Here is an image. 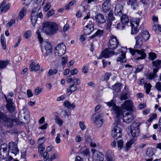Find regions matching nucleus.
Masks as SVG:
<instances>
[{"label":"nucleus","instance_id":"obj_1","mask_svg":"<svg viewBox=\"0 0 161 161\" xmlns=\"http://www.w3.org/2000/svg\"><path fill=\"white\" fill-rule=\"evenodd\" d=\"M18 120L15 118L0 113V124L7 128H13L18 123Z\"/></svg>","mask_w":161,"mask_h":161},{"label":"nucleus","instance_id":"obj_2","mask_svg":"<svg viewBox=\"0 0 161 161\" xmlns=\"http://www.w3.org/2000/svg\"><path fill=\"white\" fill-rule=\"evenodd\" d=\"M42 30L47 35L52 36L56 33L58 31V26L54 22H46L43 24Z\"/></svg>","mask_w":161,"mask_h":161},{"label":"nucleus","instance_id":"obj_3","mask_svg":"<svg viewBox=\"0 0 161 161\" xmlns=\"http://www.w3.org/2000/svg\"><path fill=\"white\" fill-rule=\"evenodd\" d=\"M120 126V125L119 123H115L113 124L111 135L115 139H118L122 135Z\"/></svg>","mask_w":161,"mask_h":161},{"label":"nucleus","instance_id":"obj_4","mask_svg":"<svg viewBox=\"0 0 161 161\" xmlns=\"http://www.w3.org/2000/svg\"><path fill=\"white\" fill-rule=\"evenodd\" d=\"M38 18L41 19L43 18L42 13L40 11V9H35L32 11L31 14V22L33 26L36 24Z\"/></svg>","mask_w":161,"mask_h":161},{"label":"nucleus","instance_id":"obj_5","mask_svg":"<svg viewBox=\"0 0 161 161\" xmlns=\"http://www.w3.org/2000/svg\"><path fill=\"white\" fill-rule=\"evenodd\" d=\"M107 105L109 107L113 106V110L116 115L117 118H119L122 115V111L121 108L116 105L115 103L113 100L107 103Z\"/></svg>","mask_w":161,"mask_h":161},{"label":"nucleus","instance_id":"obj_6","mask_svg":"<svg viewBox=\"0 0 161 161\" xmlns=\"http://www.w3.org/2000/svg\"><path fill=\"white\" fill-rule=\"evenodd\" d=\"M66 47L63 42L58 44L54 48V53L56 56H60L65 53Z\"/></svg>","mask_w":161,"mask_h":161},{"label":"nucleus","instance_id":"obj_7","mask_svg":"<svg viewBox=\"0 0 161 161\" xmlns=\"http://www.w3.org/2000/svg\"><path fill=\"white\" fill-rule=\"evenodd\" d=\"M141 123H133L130 126V133L133 137L138 136L140 132V126Z\"/></svg>","mask_w":161,"mask_h":161},{"label":"nucleus","instance_id":"obj_8","mask_svg":"<svg viewBox=\"0 0 161 161\" xmlns=\"http://www.w3.org/2000/svg\"><path fill=\"white\" fill-rule=\"evenodd\" d=\"M119 42L116 36L112 35L110 36L108 43V48L110 50H114L118 47Z\"/></svg>","mask_w":161,"mask_h":161},{"label":"nucleus","instance_id":"obj_9","mask_svg":"<svg viewBox=\"0 0 161 161\" xmlns=\"http://www.w3.org/2000/svg\"><path fill=\"white\" fill-rule=\"evenodd\" d=\"M129 50L130 53L132 55H134L136 53L137 54L140 55V57H138L136 58V60L143 59L146 57L147 54L144 52L145 50L144 49H142L140 50L137 49H134L130 48Z\"/></svg>","mask_w":161,"mask_h":161},{"label":"nucleus","instance_id":"obj_10","mask_svg":"<svg viewBox=\"0 0 161 161\" xmlns=\"http://www.w3.org/2000/svg\"><path fill=\"white\" fill-rule=\"evenodd\" d=\"M92 120L98 127H100L103 123L102 116L96 113L93 115Z\"/></svg>","mask_w":161,"mask_h":161},{"label":"nucleus","instance_id":"obj_11","mask_svg":"<svg viewBox=\"0 0 161 161\" xmlns=\"http://www.w3.org/2000/svg\"><path fill=\"white\" fill-rule=\"evenodd\" d=\"M9 155V151L8 150L7 145L3 143L0 147V156L3 159H6Z\"/></svg>","mask_w":161,"mask_h":161},{"label":"nucleus","instance_id":"obj_12","mask_svg":"<svg viewBox=\"0 0 161 161\" xmlns=\"http://www.w3.org/2000/svg\"><path fill=\"white\" fill-rule=\"evenodd\" d=\"M136 40V43L134 47L135 49H140L142 47L143 42H144L142 35L139 33L135 37Z\"/></svg>","mask_w":161,"mask_h":161},{"label":"nucleus","instance_id":"obj_13","mask_svg":"<svg viewBox=\"0 0 161 161\" xmlns=\"http://www.w3.org/2000/svg\"><path fill=\"white\" fill-rule=\"evenodd\" d=\"M9 150L14 154H16L19 152L17 143L13 142H10L8 144Z\"/></svg>","mask_w":161,"mask_h":161},{"label":"nucleus","instance_id":"obj_14","mask_svg":"<svg viewBox=\"0 0 161 161\" xmlns=\"http://www.w3.org/2000/svg\"><path fill=\"white\" fill-rule=\"evenodd\" d=\"M109 49L108 48L103 51L99 56L98 58L101 59L103 57L107 58L112 56L114 54V52L113 51H110Z\"/></svg>","mask_w":161,"mask_h":161},{"label":"nucleus","instance_id":"obj_15","mask_svg":"<svg viewBox=\"0 0 161 161\" xmlns=\"http://www.w3.org/2000/svg\"><path fill=\"white\" fill-rule=\"evenodd\" d=\"M43 44L44 46V49L46 51L45 55L47 56L51 54L52 53V47L51 44L46 42L43 43Z\"/></svg>","mask_w":161,"mask_h":161},{"label":"nucleus","instance_id":"obj_16","mask_svg":"<svg viewBox=\"0 0 161 161\" xmlns=\"http://www.w3.org/2000/svg\"><path fill=\"white\" fill-rule=\"evenodd\" d=\"M95 17L96 22L99 25L102 24L106 21L104 15L101 13L96 15Z\"/></svg>","mask_w":161,"mask_h":161},{"label":"nucleus","instance_id":"obj_17","mask_svg":"<svg viewBox=\"0 0 161 161\" xmlns=\"http://www.w3.org/2000/svg\"><path fill=\"white\" fill-rule=\"evenodd\" d=\"M133 119L134 117L133 115L129 112L125 114L123 116V121L127 123L131 122Z\"/></svg>","mask_w":161,"mask_h":161},{"label":"nucleus","instance_id":"obj_18","mask_svg":"<svg viewBox=\"0 0 161 161\" xmlns=\"http://www.w3.org/2000/svg\"><path fill=\"white\" fill-rule=\"evenodd\" d=\"M123 50H121V56L120 57H118L117 61V62H120L124 63L126 61V59L125 58V52L126 49L124 47L122 48Z\"/></svg>","mask_w":161,"mask_h":161},{"label":"nucleus","instance_id":"obj_19","mask_svg":"<svg viewBox=\"0 0 161 161\" xmlns=\"http://www.w3.org/2000/svg\"><path fill=\"white\" fill-rule=\"evenodd\" d=\"M110 0H107L102 4V8L104 12H108L110 8Z\"/></svg>","mask_w":161,"mask_h":161},{"label":"nucleus","instance_id":"obj_20","mask_svg":"<svg viewBox=\"0 0 161 161\" xmlns=\"http://www.w3.org/2000/svg\"><path fill=\"white\" fill-rule=\"evenodd\" d=\"M132 103L131 101L128 100L125 101L123 104V108L125 109L129 110H131L132 108Z\"/></svg>","mask_w":161,"mask_h":161},{"label":"nucleus","instance_id":"obj_21","mask_svg":"<svg viewBox=\"0 0 161 161\" xmlns=\"http://www.w3.org/2000/svg\"><path fill=\"white\" fill-rule=\"evenodd\" d=\"M123 7L120 4L116 5L115 8L114 13L116 15L120 16L122 14Z\"/></svg>","mask_w":161,"mask_h":161},{"label":"nucleus","instance_id":"obj_22","mask_svg":"<svg viewBox=\"0 0 161 161\" xmlns=\"http://www.w3.org/2000/svg\"><path fill=\"white\" fill-rule=\"evenodd\" d=\"M127 4L130 6L131 8L133 10L136 9L138 7L136 0H128Z\"/></svg>","mask_w":161,"mask_h":161},{"label":"nucleus","instance_id":"obj_23","mask_svg":"<svg viewBox=\"0 0 161 161\" xmlns=\"http://www.w3.org/2000/svg\"><path fill=\"white\" fill-rule=\"evenodd\" d=\"M35 61H34L30 64V69L31 71H36L39 70L40 69V65L38 64H36Z\"/></svg>","mask_w":161,"mask_h":161},{"label":"nucleus","instance_id":"obj_24","mask_svg":"<svg viewBox=\"0 0 161 161\" xmlns=\"http://www.w3.org/2000/svg\"><path fill=\"white\" fill-rule=\"evenodd\" d=\"M96 161H103L104 160L103 155L100 152H97L94 157Z\"/></svg>","mask_w":161,"mask_h":161},{"label":"nucleus","instance_id":"obj_25","mask_svg":"<svg viewBox=\"0 0 161 161\" xmlns=\"http://www.w3.org/2000/svg\"><path fill=\"white\" fill-rule=\"evenodd\" d=\"M5 4L6 3L4 1L1 4L0 8H1L2 12L5 13L9 9L10 4L8 3L5 5Z\"/></svg>","mask_w":161,"mask_h":161},{"label":"nucleus","instance_id":"obj_26","mask_svg":"<svg viewBox=\"0 0 161 161\" xmlns=\"http://www.w3.org/2000/svg\"><path fill=\"white\" fill-rule=\"evenodd\" d=\"M114 155L111 151L108 150L106 153L105 158L106 161H114Z\"/></svg>","mask_w":161,"mask_h":161},{"label":"nucleus","instance_id":"obj_27","mask_svg":"<svg viewBox=\"0 0 161 161\" xmlns=\"http://www.w3.org/2000/svg\"><path fill=\"white\" fill-rule=\"evenodd\" d=\"M75 81H76V82L74 84H72L69 86V88L73 92L75 91L77 89V87L76 86L80 84V82L79 79H75Z\"/></svg>","mask_w":161,"mask_h":161},{"label":"nucleus","instance_id":"obj_28","mask_svg":"<svg viewBox=\"0 0 161 161\" xmlns=\"http://www.w3.org/2000/svg\"><path fill=\"white\" fill-rule=\"evenodd\" d=\"M139 34L142 35V37L144 42L147 41L150 36V34L148 32L146 31H143L141 32Z\"/></svg>","mask_w":161,"mask_h":161},{"label":"nucleus","instance_id":"obj_29","mask_svg":"<svg viewBox=\"0 0 161 161\" xmlns=\"http://www.w3.org/2000/svg\"><path fill=\"white\" fill-rule=\"evenodd\" d=\"M121 22L125 25H126L129 23V19L128 16L125 14H122L120 18Z\"/></svg>","mask_w":161,"mask_h":161},{"label":"nucleus","instance_id":"obj_30","mask_svg":"<svg viewBox=\"0 0 161 161\" xmlns=\"http://www.w3.org/2000/svg\"><path fill=\"white\" fill-rule=\"evenodd\" d=\"M27 8L25 7H23L21 11H20L18 14V18L19 19H22L26 14Z\"/></svg>","mask_w":161,"mask_h":161},{"label":"nucleus","instance_id":"obj_31","mask_svg":"<svg viewBox=\"0 0 161 161\" xmlns=\"http://www.w3.org/2000/svg\"><path fill=\"white\" fill-rule=\"evenodd\" d=\"M103 33L104 31L103 30L98 29L95 33L91 36L90 38L93 39L97 36L100 37L103 35Z\"/></svg>","mask_w":161,"mask_h":161},{"label":"nucleus","instance_id":"obj_32","mask_svg":"<svg viewBox=\"0 0 161 161\" xmlns=\"http://www.w3.org/2000/svg\"><path fill=\"white\" fill-rule=\"evenodd\" d=\"M22 111L24 112V119L27 120H29L30 116L29 111L25 108H23Z\"/></svg>","mask_w":161,"mask_h":161},{"label":"nucleus","instance_id":"obj_33","mask_svg":"<svg viewBox=\"0 0 161 161\" xmlns=\"http://www.w3.org/2000/svg\"><path fill=\"white\" fill-rule=\"evenodd\" d=\"M54 119L56 123L58 124L59 126H61L62 125L63 123V121L58 115H55Z\"/></svg>","mask_w":161,"mask_h":161},{"label":"nucleus","instance_id":"obj_34","mask_svg":"<svg viewBox=\"0 0 161 161\" xmlns=\"http://www.w3.org/2000/svg\"><path fill=\"white\" fill-rule=\"evenodd\" d=\"M64 105L66 107L68 108H74L75 107V103H73L71 104L68 101H64Z\"/></svg>","mask_w":161,"mask_h":161},{"label":"nucleus","instance_id":"obj_35","mask_svg":"<svg viewBox=\"0 0 161 161\" xmlns=\"http://www.w3.org/2000/svg\"><path fill=\"white\" fill-rule=\"evenodd\" d=\"M121 86L120 83H116L112 86L113 89L116 92H118L121 91Z\"/></svg>","mask_w":161,"mask_h":161},{"label":"nucleus","instance_id":"obj_36","mask_svg":"<svg viewBox=\"0 0 161 161\" xmlns=\"http://www.w3.org/2000/svg\"><path fill=\"white\" fill-rule=\"evenodd\" d=\"M6 108L11 113H12L14 112V108L12 104H7L6 105Z\"/></svg>","mask_w":161,"mask_h":161},{"label":"nucleus","instance_id":"obj_37","mask_svg":"<svg viewBox=\"0 0 161 161\" xmlns=\"http://www.w3.org/2000/svg\"><path fill=\"white\" fill-rule=\"evenodd\" d=\"M145 75L147 79L149 80H152L157 77L153 73H147Z\"/></svg>","mask_w":161,"mask_h":161},{"label":"nucleus","instance_id":"obj_38","mask_svg":"<svg viewBox=\"0 0 161 161\" xmlns=\"http://www.w3.org/2000/svg\"><path fill=\"white\" fill-rule=\"evenodd\" d=\"M84 137L86 142V143H91L92 142V139L89 134L87 133H86L84 135Z\"/></svg>","mask_w":161,"mask_h":161},{"label":"nucleus","instance_id":"obj_39","mask_svg":"<svg viewBox=\"0 0 161 161\" xmlns=\"http://www.w3.org/2000/svg\"><path fill=\"white\" fill-rule=\"evenodd\" d=\"M139 21V19H137L135 21L130 22V24L131 25V28H138L137 27L138 25Z\"/></svg>","mask_w":161,"mask_h":161},{"label":"nucleus","instance_id":"obj_40","mask_svg":"<svg viewBox=\"0 0 161 161\" xmlns=\"http://www.w3.org/2000/svg\"><path fill=\"white\" fill-rule=\"evenodd\" d=\"M144 86L146 87V93L147 94H148L150 91L152 87V85L149 83L148 84L145 83L144 84Z\"/></svg>","mask_w":161,"mask_h":161},{"label":"nucleus","instance_id":"obj_41","mask_svg":"<svg viewBox=\"0 0 161 161\" xmlns=\"http://www.w3.org/2000/svg\"><path fill=\"white\" fill-rule=\"evenodd\" d=\"M153 64L156 68H160V64L161 63V60H157L155 61L152 62Z\"/></svg>","mask_w":161,"mask_h":161},{"label":"nucleus","instance_id":"obj_42","mask_svg":"<svg viewBox=\"0 0 161 161\" xmlns=\"http://www.w3.org/2000/svg\"><path fill=\"white\" fill-rule=\"evenodd\" d=\"M129 79L133 81H135L136 80V75L132 74V73H130V74L128 76Z\"/></svg>","mask_w":161,"mask_h":161},{"label":"nucleus","instance_id":"obj_43","mask_svg":"<svg viewBox=\"0 0 161 161\" xmlns=\"http://www.w3.org/2000/svg\"><path fill=\"white\" fill-rule=\"evenodd\" d=\"M113 15V13L110 12L108 15V22L112 23V21L115 19V18Z\"/></svg>","mask_w":161,"mask_h":161},{"label":"nucleus","instance_id":"obj_44","mask_svg":"<svg viewBox=\"0 0 161 161\" xmlns=\"http://www.w3.org/2000/svg\"><path fill=\"white\" fill-rule=\"evenodd\" d=\"M1 42L3 49L5 50L6 48V42L4 37L3 36L1 37Z\"/></svg>","mask_w":161,"mask_h":161},{"label":"nucleus","instance_id":"obj_45","mask_svg":"<svg viewBox=\"0 0 161 161\" xmlns=\"http://www.w3.org/2000/svg\"><path fill=\"white\" fill-rule=\"evenodd\" d=\"M58 71V70L57 69H50L48 72V75L49 76H50L56 74Z\"/></svg>","mask_w":161,"mask_h":161},{"label":"nucleus","instance_id":"obj_46","mask_svg":"<svg viewBox=\"0 0 161 161\" xmlns=\"http://www.w3.org/2000/svg\"><path fill=\"white\" fill-rule=\"evenodd\" d=\"M93 31V30H92L90 28L85 27V28L84 29L83 31L84 34L86 35H89Z\"/></svg>","mask_w":161,"mask_h":161},{"label":"nucleus","instance_id":"obj_47","mask_svg":"<svg viewBox=\"0 0 161 161\" xmlns=\"http://www.w3.org/2000/svg\"><path fill=\"white\" fill-rule=\"evenodd\" d=\"M38 147V152L40 154H42L43 152V150L45 148V145H39Z\"/></svg>","mask_w":161,"mask_h":161},{"label":"nucleus","instance_id":"obj_48","mask_svg":"<svg viewBox=\"0 0 161 161\" xmlns=\"http://www.w3.org/2000/svg\"><path fill=\"white\" fill-rule=\"evenodd\" d=\"M143 66L142 65H139L136 66V71L134 72L135 73L141 71L143 69Z\"/></svg>","mask_w":161,"mask_h":161},{"label":"nucleus","instance_id":"obj_49","mask_svg":"<svg viewBox=\"0 0 161 161\" xmlns=\"http://www.w3.org/2000/svg\"><path fill=\"white\" fill-rule=\"evenodd\" d=\"M61 64L63 66H64L68 62V57L67 56L66 57H63L61 58Z\"/></svg>","mask_w":161,"mask_h":161},{"label":"nucleus","instance_id":"obj_50","mask_svg":"<svg viewBox=\"0 0 161 161\" xmlns=\"http://www.w3.org/2000/svg\"><path fill=\"white\" fill-rule=\"evenodd\" d=\"M127 92L122 93L120 96V99L122 100H125L127 99Z\"/></svg>","mask_w":161,"mask_h":161},{"label":"nucleus","instance_id":"obj_51","mask_svg":"<svg viewBox=\"0 0 161 161\" xmlns=\"http://www.w3.org/2000/svg\"><path fill=\"white\" fill-rule=\"evenodd\" d=\"M149 58L151 60H154L157 57L156 54L153 53L151 52L149 53Z\"/></svg>","mask_w":161,"mask_h":161},{"label":"nucleus","instance_id":"obj_52","mask_svg":"<svg viewBox=\"0 0 161 161\" xmlns=\"http://www.w3.org/2000/svg\"><path fill=\"white\" fill-rule=\"evenodd\" d=\"M147 154L149 157H151L152 156L154 155V154L152 149L148 148L147 150Z\"/></svg>","mask_w":161,"mask_h":161},{"label":"nucleus","instance_id":"obj_53","mask_svg":"<svg viewBox=\"0 0 161 161\" xmlns=\"http://www.w3.org/2000/svg\"><path fill=\"white\" fill-rule=\"evenodd\" d=\"M125 26V25L121 22V23H119L117 24L116 27L118 29L121 30L124 28Z\"/></svg>","mask_w":161,"mask_h":161},{"label":"nucleus","instance_id":"obj_54","mask_svg":"<svg viewBox=\"0 0 161 161\" xmlns=\"http://www.w3.org/2000/svg\"><path fill=\"white\" fill-rule=\"evenodd\" d=\"M31 36V31L30 30H28L25 32L24 36L26 39H27Z\"/></svg>","mask_w":161,"mask_h":161},{"label":"nucleus","instance_id":"obj_55","mask_svg":"<svg viewBox=\"0 0 161 161\" xmlns=\"http://www.w3.org/2000/svg\"><path fill=\"white\" fill-rule=\"evenodd\" d=\"M155 87L158 91L161 92V83L158 82L156 84Z\"/></svg>","mask_w":161,"mask_h":161},{"label":"nucleus","instance_id":"obj_56","mask_svg":"<svg viewBox=\"0 0 161 161\" xmlns=\"http://www.w3.org/2000/svg\"><path fill=\"white\" fill-rule=\"evenodd\" d=\"M36 33L37 34V37L40 43H42V42L43 41V39L42 37L41 36L39 31H36Z\"/></svg>","mask_w":161,"mask_h":161},{"label":"nucleus","instance_id":"obj_57","mask_svg":"<svg viewBox=\"0 0 161 161\" xmlns=\"http://www.w3.org/2000/svg\"><path fill=\"white\" fill-rule=\"evenodd\" d=\"M36 33L37 34V37L40 43H42V42L43 41V39L42 37L41 36L39 31H36Z\"/></svg>","mask_w":161,"mask_h":161},{"label":"nucleus","instance_id":"obj_58","mask_svg":"<svg viewBox=\"0 0 161 161\" xmlns=\"http://www.w3.org/2000/svg\"><path fill=\"white\" fill-rule=\"evenodd\" d=\"M86 27L90 28L92 30H94V25L92 22L90 21L89 23L86 26Z\"/></svg>","mask_w":161,"mask_h":161},{"label":"nucleus","instance_id":"obj_59","mask_svg":"<svg viewBox=\"0 0 161 161\" xmlns=\"http://www.w3.org/2000/svg\"><path fill=\"white\" fill-rule=\"evenodd\" d=\"M7 65V63L5 62L0 61V68H5Z\"/></svg>","mask_w":161,"mask_h":161},{"label":"nucleus","instance_id":"obj_60","mask_svg":"<svg viewBox=\"0 0 161 161\" xmlns=\"http://www.w3.org/2000/svg\"><path fill=\"white\" fill-rule=\"evenodd\" d=\"M42 90V89L41 88L39 87H37L36 88L35 90V95H38L40 93Z\"/></svg>","mask_w":161,"mask_h":161},{"label":"nucleus","instance_id":"obj_61","mask_svg":"<svg viewBox=\"0 0 161 161\" xmlns=\"http://www.w3.org/2000/svg\"><path fill=\"white\" fill-rule=\"evenodd\" d=\"M43 158L44 160L45 161H46L48 158L49 157V154L48 152H45L43 154Z\"/></svg>","mask_w":161,"mask_h":161},{"label":"nucleus","instance_id":"obj_62","mask_svg":"<svg viewBox=\"0 0 161 161\" xmlns=\"http://www.w3.org/2000/svg\"><path fill=\"white\" fill-rule=\"evenodd\" d=\"M15 23V20L14 19H11L6 24L7 27H10L13 24Z\"/></svg>","mask_w":161,"mask_h":161},{"label":"nucleus","instance_id":"obj_63","mask_svg":"<svg viewBox=\"0 0 161 161\" xmlns=\"http://www.w3.org/2000/svg\"><path fill=\"white\" fill-rule=\"evenodd\" d=\"M160 26V25L158 24H154V25L153 26L152 29L154 31H156L158 29V28Z\"/></svg>","mask_w":161,"mask_h":161},{"label":"nucleus","instance_id":"obj_64","mask_svg":"<svg viewBox=\"0 0 161 161\" xmlns=\"http://www.w3.org/2000/svg\"><path fill=\"white\" fill-rule=\"evenodd\" d=\"M123 144V141L122 140H119L118 141V146L121 149L122 147Z\"/></svg>","mask_w":161,"mask_h":161}]
</instances>
